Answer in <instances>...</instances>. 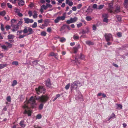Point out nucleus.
<instances>
[{
    "label": "nucleus",
    "instance_id": "24",
    "mask_svg": "<svg viewBox=\"0 0 128 128\" xmlns=\"http://www.w3.org/2000/svg\"><path fill=\"white\" fill-rule=\"evenodd\" d=\"M22 20V19H21L20 20V21L18 22V23H17L16 25L19 27V26H21L22 24L23 23V22Z\"/></svg>",
    "mask_w": 128,
    "mask_h": 128
},
{
    "label": "nucleus",
    "instance_id": "43",
    "mask_svg": "<svg viewBox=\"0 0 128 128\" xmlns=\"http://www.w3.org/2000/svg\"><path fill=\"white\" fill-rule=\"evenodd\" d=\"M104 4H100V5L98 8V9L99 10H100L103 7H104Z\"/></svg>",
    "mask_w": 128,
    "mask_h": 128
},
{
    "label": "nucleus",
    "instance_id": "45",
    "mask_svg": "<svg viewBox=\"0 0 128 128\" xmlns=\"http://www.w3.org/2000/svg\"><path fill=\"white\" fill-rule=\"evenodd\" d=\"M46 6L47 7V8H51L52 7V6L50 4L46 3Z\"/></svg>",
    "mask_w": 128,
    "mask_h": 128
},
{
    "label": "nucleus",
    "instance_id": "23",
    "mask_svg": "<svg viewBox=\"0 0 128 128\" xmlns=\"http://www.w3.org/2000/svg\"><path fill=\"white\" fill-rule=\"evenodd\" d=\"M5 44L7 45V48H11L12 47V44L8 42H5Z\"/></svg>",
    "mask_w": 128,
    "mask_h": 128
},
{
    "label": "nucleus",
    "instance_id": "16",
    "mask_svg": "<svg viewBox=\"0 0 128 128\" xmlns=\"http://www.w3.org/2000/svg\"><path fill=\"white\" fill-rule=\"evenodd\" d=\"M7 64H0V69L4 68L6 67Z\"/></svg>",
    "mask_w": 128,
    "mask_h": 128
},
{
    "label": "nucleus",
    "instance_id": "55",
    "mask_svg": "<svg viewBox=\"0 0 128 128\" xmlns=\"http://www.w3.org/2000/svg\"><path fill=\"white\" fill-rule=\"evenodd\" d=\"M82 26V23H80L78 24H77V26L78 28H79Z\"/></svg>",
    "mask_w": 128,
    "mask_h": 128
},
{
    "label": "nucleus",
    "instance_id": "29",
    "mask_svg": "<svg viewBox=\"0 0 128 128\" xmlns=\"http://www.w3.org/2000/svg\"><path fill=\"white\" fill-rule=\"evenodd\" d=\"M6 14V12L4 10L0 12V16H4Z\"/></svg>",
    "mask_w": 128,
    "mask_h": 128
},
{
    "label": "nucleus",
    "instance_id": "39",
    "mask_svg": "<svg viewBox=\"0 0 128 128\" xmlns=\"http://www.w3.org/2000/svg\"><path fill=\"white\" fill-rule=\"evenodd\" d=\"M42 117V115L41 114H38L36 117V118L37 119H40Z\"/></svg>",
    "mask_w": 128,
    "mask_h": 128
},
{
    "label": "nucleus",
    "instance_id": "63",
    "mask_svg": "<svg viewBox=\"0 0 128 128\" xmlns=\"http://www.w3.org/2000/svg\"><path fill=\"white\" fill-rule=\"evenodd\" d=\"M118 20L119 21H121V18L119 16H116Z\"/></svg>",
    "mask_w": 128,
    "mask_h": 128
},
{
    "label": "nucleus",
    "instance_id": "51",
    "mask_svg": "<svg viewBox=\"0 0 128 128\" xmlns=\"http://www.w3.org/2000/svg\"><path fill=\"white\" fill-rule=\"evenodd\" d=\"M26 36V35H20L19 37L18 38L20 39H21L23 38H24V37Z\"/></svg>",
    "mask_w": 128,
    "mask_h": 128
},
{
    "label": "nucleus",
    "instance_id": "57",
    "mask_svg": "<svg viewBox=\"0 0 128 128\" xmlns=\"http://www.w3.org/2000/svg\"><path fill=\"white\" fill-rule=\"evenodd\" d=\"M96 26L95 25H93L92 26V29L94 30H96Z\"/></svg>",
    "mask_w": 128,
    "mask_h": 128
},
{
    "label": "nucleus",
    "instance_id": "25",
    "mask_svg": "<svg viewBox=\"0 0 128 128\" xmlns=\"http://www.w3.org/2000/svg\"><path fill=\"white\" fill-rule=\"evenodd\" d=\"M128 0H125L124 1V5L125 8H126L127 7L128 5Z\"/></svg>",
    "mask_w": 128,
    "mask_h": 128
},
{
    "label": "nucleus",
    "instance_id": "21",
    "mask_svg": "<svg viewBox=\"0 0 128 128\" xmlns=\"http://www.w3.org/2000/svg\"><path fill=\"white\" fill-rule=\"evenodd\" d=\"M66 28V24H64L61 27L60 30V31H62L63 30H65Z\"/></svg>",
    "mask_w": 128,
    "mask_h": 128
},
{
    "label": "nucleus",
    "instance_id": "56",
    "mask_svg": "<svg viewBox=\"0 0 128 128\" xmlns=\"http://www.w3.org/2000/svg\"><path fill=\"white\" fill-rule=\"evenodd\" d=\"M6 30L10 29V26L7 25L5 27Z\"/></svg>",
    "mask_w": 128,
    "mask_h": 128
},
{
    "label": "nucleus",
    "instance_id": "46",
    "mask_svg": "<svg viewBox=\"0 0 128 128\" xmlns=\"http://www.w3.org/2000/svg\"><path fill=\"white\" fill-rule=\"evenodd\" d=\"M71 20L70 18V20H67L66 21V22L67 24H70L71 23H72V21H71Z\"/></svg>",
    "mask_w": 128,
    "mask_h": 128
},
{
    "label": "nucleus",
    "instance_id": "32",
    "mask_svg": "<svg viewBox=\"0 0 128 128\" xmlns=\"http://www.w3.org/2000/svg\"><path fill=\"white\" fill-rule=\"evenodd\" d=\"M60 20L59 17H58L54 20V22L55 23H58L60 21Z\"/></svg>",
    "mask_w": 128,
    "mask_h": 128
},
{
    "label": "nucleus",
    "instance_id": "27",
    "mask_svg": "<svg viewBox=\"0 0 128 128\" xmlns=\"http://www.w3.org/2000/svg\"><path fill=\"white\" fill-rule=\"evenodd\" d=\"M86 31H85L84 30H82V33L83 34H84L86 33L89 32V29L88 28L86 27Z\"/></svg>",
    "mask_w": 128,
    "mask_h": 128
},
{
    "label": "nucleus",
    "instance_id": "33",
    "mask_svg": "<svg viewBox=\"0 0 128 128\" xmlns=\"http://www.w3.org/2000/svg\"><path fill=\"white\" fill-rule=\"evenodd\" d=\"M37 26V24L36 22H34V24L32 26V27L33 28H36Z\"/></svg>",
    "mask_w": 128,
    "mask_h": 128
},
{
    "label": "nucleus",
    "instance_id": "14",
    "mask_svg": "<svg viewBox=\"0 0 128 128\" xmlns=\"http://www.w3.org/2000/svg\"><path fill=\"white\" fill-rule=\"evenodd\" d=\"M116 118V117L114 113H113L110 116L109 118H108V121H109L111 119L114 118Z\"/></svg>",
    "mask_w": 128,
    "mask_h": 128
},
{
    "label": "nucleus",
    "instance_id": "1",
    "mask_svg": "<svg viewBox=\"0 0 128 128\" xmlns=\"http://www.w3.org/2000/svg\"><path fill=\"white\" fill-rule=\"evenodd\" d=\"M27 104L28 103L24 104L23 106V108L24 110V114H27L28 116H31L32 112L30 108L28 106Z\"/></svg>",
    "mask_w": 128,
    "mask_h": 128
},
{
    "label": "nucleus",
    "instance_id": "5",
    "mask_svg": "<svg viewBox=\"0 0 128 128\" xmlns=\"http://www.w3.org/2000/svg\"><path fill=\"white\" fill-rule=\"evenodd\" d=\"M84 56L81 54L80 55H78L76 56L75 58V62H78V61H79L81 60H82L84 59Z\"/></svg>",
    "mask_w": 128,
    "mask_h": 128
},
{
    "label": "nucleus",
    "instance_id": "22",
    "mask_svg": "<svg viewBox=\"0 0 128 128\" xmlns=\"http://www.w3.org/2000/svg\"><path fill=\"white\" fill-rule=\"evenodd\" d=\"M120 6H118L116 7V10L115 12H120Z\"/></svg>",
    "mask_w": 128,
    "mask_h": 128
},
{
    "label": "nucleus",
    "instance_id": "13",
    "mask_svg": "<svg viewBox=\"0 0 128 128\" xmlns=\"http://www.w3.org/2000/svg\"><path fill=\"white\" fill-rule=\"evenodd\" d=\"M46 85L48 87L50 88L51 87V84L50 79H48L46 81Z\"/></svg>",
    "mask_w": 128,
    "mask_h": 128
},
{
    "label": "nucleus",
    "instance_id": "47",
    "mask_svg": "<svg viewBox=\"0 0 128 128\" xmlns=\"http://www.w3.org/2000/svg\"><path fill=\"white\" fill-rule=\"evenodd\" d=\"M15 12L17 14L20 12V10L18 8H16L15 9Z\"/></svg>",
    "mask_w": 128,
    "mask_h": 128
},
{
    "label": "nucleus",
    "instance_id": "53",
    "mask_svg": "<svg viewBox=\"0 0 128 128\" xmlns=\"http://www.w3.org/2000/svg\"><path fill=\"white\" fill-rule=\"evenodd\" d=\"M16 21V20L14 19H12L11 20V24H14V23Z\"/></svg>",
    "mask_w": 128,
    "mask_h": 128
},
{
    "label": "nucleus",
    "instance_id": "64",
    "mask_svg": "<svg viewBox=\"0 0 128 128\" xmlns=\"http://www.w3.org/2000/svg\"><path fill=\"white\" fill-rule=\"evenodd\" d=\"M73 4V2H69L68 3V5L70 6H72Z\"/></svg>",
    "mask_w": 128,
    "mask_h": 128
},
{
    "label": "nucleus",
    "instance_id": "9",
    "mask_svg": "<svg viewBox=\"0 0 128 128\" xmlns=\"http://www.w3.org/2000/svg\"><path fill=\"white\" fill-rule=\"evenodd\" d=\"M25 23L27 24L32 23L34 21L32 19H29L28 18H24Z\"/></svg>",
    "mask_w": 128,
    "mask_h": 128
},
{
    "label": "nucleus",
    "instance_id": "2",
    "mask_svg": "<svg viewBox=\"0 0 128 128\" xmlns=\"http://www.w3.org/2000/svg\"><path fill=\"white\" fill-rule=\"evenodd\" d=\"M34 32L32 29L30 27H25L23 30V32L24 34H27V35L31 34Z\"/></svg>",
    "mask_w": 128,
    "mask_h": 128
},
{
    "label": "nucleus",
    "instance_id": "50",
    "mask_svg": "<svg viewBox=\"0 0 128 128\" xmlns=\"http://www.w3.org/2000/svg\"><path fill=\"white\" fill-rule=\"evenodd\" d=\"M38 62H39L38 60H35L32 63L34 65H36L37 64Z\"/></svg>",
    "mask_w": 128,
    "mask_h": 128
},
{
    "label": "nucleus",
    "instance_id": "28",
    "mask_svg": "<svg viewBox=\"0 0 128 128\" xmlns=\"http://www.w3.org/2000/svg\"><path fill=\"white\" fill-rule=\"evenodd\" d=\"M44 106V104L42 103H41L39 105L38 107L39 109L40 110H42Z\"/></svg>",
    "mask_w": 128,
    "mask_h": 128
},
{
    "label": "nucleus",
    "instance_id": "58",
    "mask_svg": "<svg viewBox=\"0 0 128 128\" xmlns=\"http://www.w3.org/2000/svg\"><path fill=\"white\" fill-rule=\"evenodd\" d=\"M52 30L51 27L48 28L47 29V31L48 32H50Z\"/></svg>",
    "mask_w": 128,
    "mask_h": 128
},
{
    "label": "nucleus",
    "instance_id": "19",
    "mask_svg": "<svg viewBox=\"0 0 128 128\" xmlns=\"http://www.w3.org/2000/svg\"><path fill=\"white\" fill-rule=\"evenodd\" d=\"M86 43L88 45L90 46V45H93L94 44L93 42L90 40H88L86 42Z\"/></svg>",
    "mask_w": 128,
    "mask_h": 128
},
{
    "label": "nucleus",
    "instance_id": "40",
    "mask_svg": "<svg viewBox=\"0 0 128 128\" xmlns=\"http://www.w3.org/2000/svg\"><path fill=\"white\" fill-rule=\"evenodd\" d=\"M86 19L88 21H90L91 20L92 18L90 16H87L86 17Z\"/></svg>",
    "mask_w": 128,
    "mask_h": 128
},
{
    "label": "nucleus",
    "instance_id": "30",
    "mask_svg": "<svg viewBox=\"0 0 128 128\" xmlns=\"http://www.w3.org/2000/svg\"><path fill=\"white\" fill-rule=\"evenodd\" d=\"M17 84V81L16 80H14L12 82V86H15Z\"/></svg>",
    "mask_w": 128,
    "mask_h": 128
},
{
    "label": "nucleus",
    "instance_id": "52",
    "mask_svg": "<svg viewBox=\"0 0 128 128\" xmlns=\"http://www.w3.org/2000/svg\"><path fill=\"white\" fill-rule=\"evenodd\" d=\"M0 28L1 30L2 31H3L4 30V25L2 24H1Z\"/></svg>",
    "mask_w": 128,
    "mask_h": 128
},
{
    "label": "nucleus",
    "instance_id": "8",
    "mask_svg": "<svg viewBox=\"0 0 128 128\" xmlns=\"http://www.w3.org/2000/svg\"><path fill=\"white\" fill-rule=\"evenodd\" d=\"M79 82L78 81H75L72 84L71 88L72 90L74 88H76L77 87L78 84H79Z\"/></svg>",
    "mask_w": 128,
    "mask_h": 128
},
{
    "label": "nucleus",
    "instance_id": "35",
    "mask_svg": "<svg viewBox=\"0 0 128 128\" xmlns=\"http://www.w3.org/2000/svg\"><path fill=\"white\" fill-rule=\"evenodd\" d=\"M1 47L2 49L5 50H8V49L7 47L5 45L2 46H1Z\"/></svg>",
    "mask_w": 128,
    "mask_h": 128
},
{
    "label": "nucleus",
    "instance_id": "41",
    "mask_svg": "<svg viewBox=\"0 0 128 128\" xmlns=\"http://www.w3.org/2000/svg\"><path fill=\"white\" fill-rule=\"evenodd\" d=\"M46 32L44 31L42 32L41 33V35L43 36H45L46 35Z\"/></svg>",
    "mask_w": 128,
    "mask_h": 128
},
{
    "label": "nucleus",
    "instance_id": "20",
    "mask_svg": "<svg viewBox=\"0 0 128 128\" xmlns=\"http://www.w3.org/2000/svg\"><path fill=\"white\" fill-rule=\"evenodd\" d=\"M20 126L22 127H24L26 126V125L24 123V121L23 120L20 122Z\"/></svg>",
    "mask_w": 128,
    "mask_h": 128
},
{
    "label": "nucleus",
    "instance_id": "59",
    "mask_svg": "<svg viewBox=\"0 0 128 128\" xmlns=\"http://www.w3.org/2000/svg\"><path fill=\"white\" fill-rule=\"evenodd\" d=\"M6 5V3L4 2L1 4V6L2 8H4L5 7Z\"/></svg>",
    "mask_w": 128,
    "mask_h": 128
},
{
    "label": "nucleus",
    "instance_id": "31",
    "mask_svg": "<svg viewBox=\"0 0 128 128\" xmlns=\"http://www.w3.org/2000/svg\"><path fill=\"white\" fill-rule=\"evenodd\" d=\"M60 42H63L66 41V39L62 37L60 38Z\"/></svg>",
    "mask_w": 128,
    "mask_h": 128
},
{
    "label": "nucleus",
    "instance_id": "38",
    "mask_svg": "<svg viewBox=\"0 0 128 128\" xmlns=\"http://www.w3.org/2000/svg\"><path fill=\"white\" fill-rule=\"evenodd\" d=\"M12 65H14L16 66H18V63L17 61H14L12 62Z\"/></svg>",
    "mask_w": 128,
    "mask_h": 128
},
{
    "label": "nucleus",
    "instance_id": "60",
    "mask_svg": "<svg viewBox=\"0 0 128 128\" xmlns=\"http://www.w3.org/2000/svg\"><path fill=\"white\" fill-rule=\"evenodd\" d=\"M117 35L119 37H120L122 36V33L120 32H118L117 34Z\"/></svg>",
    "mask_w": 128,
    "mask_h": 128
},
{
    "label": "nucleus",
    "instance_id": "4",
    "mask_svg": "<svg viewBox=\"0 0 128 128\" xmlns=\"http://www.w3.org/2000/svg\"><path fill=\"white\" fill-rule=\"evenodd\" d=\"M36 90L37 94H39L40 93H44L45 89L43 86H40L38 88H36Z\"/></svg>",
    "mask_w": 128,
    "mask_h": 128
},
{
    "label": "nucleus",
    "instance_id": "61",
    "mask_svg": "<svg viewBox=\"0 0 128 128\" xmlns=\"http://www.w3.org/2000/svg\"><path fill=\"white\" fill-rule=\"evenodd\" d=\"M82 4H79L77 6V8L78 9H80L82 6Z\"/></svg>",
    "mask_w": 128,
    "mask_h": 128
},
{
    "label": "nucleus",
    "instance_id": "18",
    "mask_svg": "<svg viewBox=\"0 0 128 128\" xmlns=\"http://www.w3.org/2000/svg\"><path fill=\"white\" fill-rule=\"evenodd\" d=\"M73 38L75 40H78L79 37L78 35L75 34L73 36Z\"/></svg>",
    "mask_w": 128,
    "mask_h": 128
},
{
    "label": "nucleus",
    "instance_id": "17",
    "mask_svg": "<svg viewBox=\"0 0 128 128\" xmlns=\"http://www.w3.org/2000/svg\"><path fill=\"white\" fill-rule=\"evenodd\" d=\"M24 2L23 0H20L18 3V5L20 6H22L24 4Z\"/></svg>",
    "mask_w": 128,
    "mask_h": 128
},
{
    "label": "nucleus",
    "instance_id": "7",
    "mask_svg": "<svg viewBox=\"0 0 128 128\" xmlns=\"http://www.w3.org/2000/svg\"><path fill=\"white\" fill-rule=\"evenodd\" d=\"M28 103H30V104L33 105L34 106V105L36 104L35 102V100L34 98V97L33 96H32L28 102Z\"/></svg>",
    "mask_w": 128,
    "mask_h": 128
},
{
    "label": "nucleus",
    "instance_id": "62",
    "mask_svg": "<svg viewBox=\"0 0 128 128\" xmlns=\"http://www.w3.org/2000/svg\"><path fill=\"white\" fill-rule=\"evenodd\" d=\"M28 14H29V16L30 17L32 15V12L31 11H29L28 12Z\"/></svg>",
    "mask_w": 128,
    "mask_h": 128
},
{
    "label": "nucleus",
    "instance_id": "34",
    "mask_svg": "<svg viewBox=\"0 0 128 128\" xmlns=\"http://www.w3.org/2000/svg\"><path fill=\"white\" fill-rule=\"evenodd\" d=\"M58 17L60 19V20H63L65 19V16H58Z\"/></svg>",
    "mask_w": 128,
    "mask_h": 128
},
{
    "label": "nucleus",
    "instance_id": "6",
    "mask_svg": "<svg viewBox=\"0 0 128 128\" xmlns=\"http://www.w3.org/2000/svg\"><path fill=\"white\" fill-rule=\"evenodd\" d=\"M106 41L107 42L110 41L112 38V36L110 34L106 33L104 35Z\"/></svg>",
    "mask_w": 128,
    "mask_h": 128
},
{
    "label": "nucleus",
    "instance_id": "10",
    "mask_svg": "<svg viewBox=\"0 0 128 128\" xmlns=\"http://www.w3.org/2000/svg\"><path fill=\"white\" fill-rule=\"evenodd\" d=\"M11 26L13 28L12 31L13 32L17 31L19 28V27L16 24H11Z\"/></svg>",
    "mask_w": 128,
    "mask_h": 128
},
{
    "label": "nucleus",
    "instance_id": "12",
    "mask_svg": "<svg viewBox=\"0 0 128 128\" xmlns=\"http://www.w3.org/2000/svg\"><path fill=\"white\" fill-rule=\"evenodd\" d=\"M80 44H78L76 45V46L73 47V50L74 53H76L77 52L78 49L80 48Z\"/></svg>",
    "mask_w": 128,
    "mask_h": 128
},
{
    "label": "nucleus",
    "instance_id": "48",
    "mask_svg": "<svg viewBox=\"0 0 128 128\" xmlns=\"http://www.w3.org/2000/svg\"><path fill=\"white\" fill-rule=\"evenodd\" d=\"M6 99L9 102H10L11 101V98L10 96H8L7 97Z\"/></svg>",
    "mask_w": 128,
    "mask_h": 128
},
{
    "label": "nucleus",
    "instance_id": "3",
    "mask_svg": "<svg viewBox=\"0 0 128 128\" xmlns=\"http://www.w3.org/2000/svg\"><path fill=\"white\" fill-rule=\"evenodd\" d=\"M48 97L46 96L42 95L40 97H38L36 99L43 103H45L48 100Z\"/></svg>",
    "mask_w": 128,
    "mask_h": 128
},
{
    "label": "nucleus",
    "instance_id": "15",
    "mask_svg": "<svg viewBox=\"0 0 128 128\" xmlns=\"http://www.w3.org/2000/svg\"><path fill=\"white\" fill-rule=\"evenodd\" d=\"M70 19L71 20V21L72 22V23H74L76 22L78 20V18L77 17L75 16L73 18H71Z\"/></svg>",
    "mask_w": 128,
    "mask_h": 128
},
{
    "label": "nucleus",
    "instance_id": "37",
    "mask_svg": "<svg viewBox=\"0 0 128 128\" xmlns=\"http://www.w3.org/2000/svg\"><path fill=\"white\" fill-rule=\"evenodd\" d=\"M47 26V24L46 23H44V24H43L42 25V26L40 28L42 29H43L44 28L45 26Z\"/></svg>",
    "mask_w": 128,
    "mask_h": 128
},
{
    "label": "nucleus",
    "instance_id": "42",
    "mask_svg": "<svg viewBox=\"0 0 128 128\" xmlns=\"http://www.w3.org/2000/svg\"><path fill=\"white\" fill-rule=\"evenodd\" d=\"M60 96V95L59 94H57L56 96V97L54 98V99L53 100V102L57 98H59Z\"/></svg>",
    "mask_w": 128,
    "mask_h": 128
},
{
    "label": "nucleus",
    "instance_id": "49",
    "mask_svg": "<svg viewBox=\"0 0 128 128\" xmlns=\"http://www.w3.org/2000/svg\"><path fill=\"white\" fill-rule=\"evenodd\" d=\"M70 84H68L65 87V89L66 90H68V89L70 87Z\"/></svg>",
    "mask_w": 128,
    "mask_h": 128
},
{
    "label": "nucleus",
    "instance_id": "11",
    "mask_svg": "<svg viewBox=\"0 0 128 128\" xmlns=\"http://www.w3.org/2000/svg\"><path fill=\"white\" fill-rule=\"evenodd\" d=\"M76 91L77 94L76 95V98L80 99L82 97V96L80 92L78 90H76Z\"/></svg>",
    "mask_w": 128,
    "mask_h": 128
},
{
    "label": "nucleus",
    "instance_id": "26",
    "mask_svg": "<svg viewBox=\"0 0 128 128\" xmlns=\"http://www.w3.org/2000/svg\"><path fill=\"white\" fill-rule=\"evenodd\" d=\"M8 39H13L14 37V35L13 34H9L8 36Z\"/></svg>",
    "mask_w": 128,
    "mask_h": 128
},
{
    "label": "nucleus",
    "instance_id": "44",
    "mask_svg": "<svg viewBox=\"0 0 128 128\" xmlns=\"http://www.w3.org/2000/svg\"><path fill=\"white\" fill-rule=\"evenodd\" d=\"M41 8L42 9L44 10H46L47 9L46 6H45L44 4L42 5L41 6Z\"/></svg>",
    "mask_w": 128,
    "mask_h": 128
},
{
    "label": "nucleus",
    "instance_id": "54",
    "mask_svg": "<svg viewBox=\"0 0 128 128\" xmlns=\"http://www.w3.org/2000/svg\"><path fill=\"white\" fill-rule=\"evenodd\" d=\"M7 5L8 8H12V5L11 4H10V3H7Z\"/></svg>",
    "mask_w": 128,
    "mask_h": 128
},
{
    "label": "nucleus",
    "instance_id": "36",
    "mask_svg": "<svg viewBox=\"0 0 128 128\" xmlns=\"http://www.w3.org/2000/svg\"><path fill=\"white\" fill-rule=\"evenodd\" d=\"M108 16V14H105L102 15V16L104 18H107Z\"/></svg>",
    "mask_w": 128,
    "mask_h": 128
}]
</instances>
